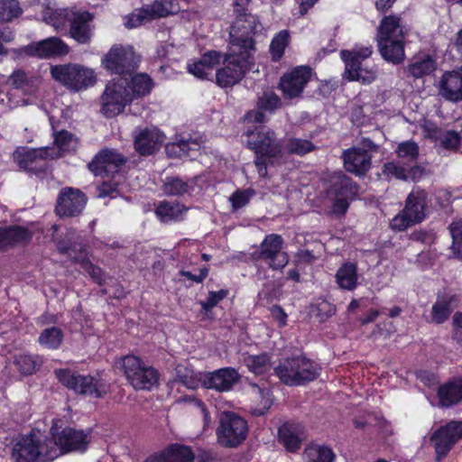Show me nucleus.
I'll list each match as a JSON object with an SVG mask.
<instances>
[{"label":"nucleus","mask_w":462,"mask_h":462,"mask_svg":"<svg viewBox=\"0 0 462 462\" xmlns=\"http://www.w3.org/2000/svg\"><path fill=\"white\" fill-rule=\"evenodd\" d=\"M261 27L257 18L251 14H240L236 16L230 30V46L234 51H239L253 54L254 42L253 35Z\"/></svg>","instance_id":"nucleus-8"},{"label":"nucleus","mask_w":462,"mask_h":462,"mask_svg":"<svg viewBox=\"0 0 462 462\" xmlns=\"http://www.w3.org/2000/svg\"><path fill=\"white\" fill-rule=\"evenodd\" d=\"M408 32L400 16H385L377 28L376 42L383 60L401 64L405 59V36Z\"/></svg>","instance_id":"nucleus-1"},{"label":"nucleus","mask_w":462,"mask_h":462,"mask_svg":"<svg viewBox=\"0 0 462 462\" xmlns=\"http://www.w3.org/2000/svg\"><path fill=\"white\" fill-rule=\"evenodd\" d=\"M52 440L43 436L40 430L19 436L12 449L14 462H40L59 457L58 449L51 447Z\"/></svg>","instance_id":"nucleus-2"},{"label":"nucleus","mask_w":462,"mask_h":462,"mask_svg":"<svg viewBox=\"0 0 462 462\" xmlns=\"http://www.w3.org/2000/svg\"><path fill=\"white\" fill-rule=\"evenodd\" d=\"M251 389L252 394L260 399V402L252 411L253 414L255 416L264 415L273 404L270 390L257 384H253Z\"/></svg>","instance_id":"nucleus-50"},{"label":"nucleus","mask_w":462,"mask_h":462,"mask_svg":"<svg viewBox=\"0 0 462 462\" xmlns=\"http://www.w3.org/2000/svg\"><path fill=\"white\" fill-rule=\"evenodd\" d=\"M128 78L118 77L110 81L102 95L101 112L106 117H113L124 111L127 104L132 101V96L126 85Z\"/></svg>","instance_id":"nucleus-11"},{"label":"nucleus","mask_w":462,"mask_h":462,"mask_svg":"<svg viewBox=\"0 0 462 462\" xmlns=\"http://www.w3.org/2000/svg\"><path fill=\"white\" fill-rule=\"evenodd\" d=\"M294 361L295 366H298L295 369L297 377H299V384L312 381L319 374L320 368L315 362L301 356L294 357Z\"/></svg>","instance_id":"nucleus-43"},{"label":"nucleus","mask_w":462,"mask_h":462,"mask_svg":"<svg viewBox=\"0 0 462 462\" xmlns=\"http://www.w3.org/2000/svg\"><path fill=\"white\" fill-rule=\"evenodd\" d=\"M187 210L188 208L180 203L161 201L156 207L155 214L162 222L169 223L181 219Z\"/></svg>","instance_id":"nucleus-36"},{"label":"nucleus","mask_w":462,"mask_h":462,"mask_svg":"<svg viewBox=\"0 0 462 462\" xmlns=\"http://www.w3.org/2000/svg\"><path fill=\"white\" fill-rule=\"evenodd\" d=\"M131 81H128L126 88L131 93L132 100L134 97L148 94L152 89V80L146 74H137L134 77L128 75Z\"/></svg>","instance_id":"nucleus-49"},{"label":"nucleus","mask_w":462,"mask_h":462,"mask_svg":"<svg viewBox=\"0 0 462 462\" xmlns=\"http://www.w3.org/2000/svg\"><path fill=\"white\" fill-rule=\"evenodd\" d=\"M23 13L20 4L17 0H1L0 1V21L11 22L19 17Z\"/></svg>","instance_id":"nucleus-56"},{"label":"nucleus","mask_w":462,"mask_h":462,"mask_svg":"<svg viewBox=\"0 0 462 462\" xmlns=\"http://www.w3.org/2000/svg\"><path fill=\"white\" fill-rule=\"evenodd\" d=\"M6 228L8 231L11 246L26 244L32 239V233L25 227L20 226H12Z\"/></svg>","instance_id":"nucleus-58"},{"label":"nucleus","mask_w":462,"mask_h":462,"mask_svg":"<svg viewBox=\"0 0 462 462\" xmlns=\"http://www.w3.org/2000/svg\"><path fill=\"white\" fill-rule=\"evenodd\" d=\"M179 402H189L190 404H193L195 407H197L203 417L204 421V427H211L212 426V420L211 417L205 406V404L199 399H197L195 396H186L184 398H181L179 400Z\"/></svg>","instance_id":"nucleus-63"},{"label":"nucleus","mask_w":462,"mask_h":462,"mask_svg":"<svg viewBox=\"0 0 462 462\" xmlns=\"http://www.w3.org/2000/svg\"><path fill=\"white\" fill-rule=\"evenodd\" d=\"M357 267L355 263H343L336 273V282L339 288L354 291L357 286Z\"/></svg>","instance_id":"nucleus-38"},{"label":"nucleus","mask_w":462,"mask_h":462,"mask_svg":"<svg viewBox=\"0 0 462 462\" xmlns=\"http://www.w3.org/2000/svg\"><path fill=\"white\" fill-rule=\"evenodd\" d=\"M205 372H195L190 368L179 365L176 368V379L173 384L180 383L188 389L195 390L199 386L204 387Z\"/></svg>","instance_id":"nucleus-35"},{"label":"nucleus","mask_w":462,"mask_h":462,"mask_svg":"<svg viewBox=\"0 0 462 462\" xmlns=\"http://www.w3.org/2000/svg\"><path fill=\"white\" fill-rule=\"evenodd\" d=\"M224 67L216 72V81L221 88L233 86L239 82L245 74L254 67V56L244 51H229L223 55Z\"/></svg>","instance_id":"nucleus-4"},{"label":"nucleus","mask_w":462,"mask_h":462,"mask_svg":"<svg viewBox=\"0 0 462 462\" xmlns=\"http://www.w3.org/2000/svg\"><path fill=\"white\" fill-rule=\"evenodd\" d=\"M457 305L455 295H443L438 298L431 309L432 321L437 324L445 322Z\"/></svg>","instance_id":"nucleus-34"},{"label":"nucleus","mask_w":462,"mask_h":462,"mask_svg":"<svg viewBox=\"0 0 462 462\" xmlns=\"http://www.w3.org/2000/svg\"><path fill=\"white\" fill-rule=\"evenodd\" d=\"M121 365L128 382L136 390H151L158 383L157 371L143 364L138 356L123 357Z\"/></svg>","instance_id":"nucleus-10"},{"label":"nucleus","mask_w":462,"mask_h":462,"mask_svg":"<svg viewBox=\"0 0 462 462\" xmlns=\"http://www.w3.org/2000/svg\"><path fill=\"white\" fill-rule=\"evenodd\" d=\"M164 140L165 135L159 129L146 128L134 135V147L140 154L148 155L158 150Z\"/></svg>","instance_id":"nucleus-25"},{"label":"nucleus","mask_w":462,"mask_h":462,"mask_svg":"<svg viewBox=\"0 0 462 462\" xmlns=\"http://www.w3.org/2000/svg\"><path fill=\"white\" fill-rule=\"evenodd\" d=\"M357 192L356 185L346 176H338L333 183L329 195L333 198V213L344 215L349 206V201Z\"/></svg>","instance_id":"nucleus-18"},{"label":"nucleus","mask_w":462,"mask_h":462,"mask_svg":"<svg viewBox=\"0 0 462 462\" xmlns=\"http://www.w3.org/2000/svg\"><path fill=\"white\" fill-rule=\"evenodd\" d=\"M248 147L254 151L256 159L255 165L260 176L267 173L266 163L282 156V148L276 142L274 133L263 126L255 129H247Z\"/></svg>","instance_id":"nucleus-3"},{"label":"nucleus","mask_w":462,"mask_h":462,"mask_svg":"<svg viewBox=\"0 0 462 462\" xmlns=\"http://www.w3.org/2000/svg\"><path fill=\"white\" fill-rule=\"evenodd\" d=\"M14 365L23 374H32L36 372L40 365V361L37 356H32L27 354H20L14 357Z\"/></svg>","instance_id":"nucleus-54"},{"label":"nucleus","mask_w":462,"mask_h":462,"mask_svg":"<svg viewBox=\"0 0 462 462\" xmlns=\"http://www.w3.org/2000/svg\"><path fill=\"white\" fill-rule=\"evenodd\" d=\"M450 233L453 238V252L462 257V220L450 225Z\"/></svg>","instance_id":"nucleus-61"},{"label":"nucleus","mask_w":462,"mask_h":462,"mask_svg":"<svg viewBox=\"0 0 462 462\" xmlns=\"http://www.w3.org/2000/svg\"><path fill=\"white\" fill-rule=\"evenodd\" d=\"M420 127L422 129L423 135L426 138H429L434 142H438L442 130L437 127L434 123L430 121H424Z\"/></svg>","instance_id":"nucleus-64"},{"label":"nucleus","mask_w":462,"mask_h":462,"mask_svg":"<svg viewBox=\"0 0 462 462\" xmlns=\"http://www.w3.org/2000/svg\"><path fill=\"white\" fill-rule=\"evenodd\" d=\"M51 74L55 80L75 91L87 88L96 83L93 69L79 64L52 66Z\"/></svg>","instance_id":"nucleus-9"},{"label":"nucleus","mask_w":462,"mask_h":462,"mask_svg":"<svg viewBox=\"0 0 462 462\" xmlns=\"http://www.w3.org/2000/svg\"><path fill=\"white\" fill-rule=\"evenodd\" d=\"M151 21L146 6L134 10L131 14L127 15L125 19V25L127 28H136L146 22Z\"/></svg>","instance_id":"nucleus-59"},{"label":"nucleus","mask_w":462,"mask_h":462,"mask_svg":"<svg viewBox=\"0 0 462 462\" xmlns=\"http://www.w3.org/2000/svg\"><path fill=\"white\" fill-rule=\"evenodd\" d=\"M280 106V98L273 92H267L258 100V108L256 111H250L245 116V120L249 123L264 122L263 111H273Z\"/></svg>","instance_id":"nucleus-32"},{"label":"nucleus","mask_w":462,"mask_h":462,"mask_svg":"<svg viewBox=\"0 0 462 462\" xmlns=\"http://www.w3.org/2000/svg\"><path fill=\"white\" fill-rule=\"evenodd\" d=\"M254 194V190L250 189L245 190H236L230 196L229 201L234 209H238L246 205Z\"/></svg>","instance_id":"nucleus-62"},{"label":"nucleus","mask_w":462,"mask_h":462,"mask_svg":"<svg viewBox=\"0 0 462 462\" xmlns=\"http://www.w3.org/2000/svg\"><path fill=\"white\" fill-rule=\"evenodd\" d=\"M55 422L51 428L52 440L51 447L58 449L59 456L70 451H84L88 443V436L83 430H76L71 428H65L60 432Z\"/></svg>","instance_id":"nucleus-13"},{"label":"nucleus","mask_w":462,"mask_h":462,"mask_svg":"<svg viewBox=\"0 0 462 462\" xmlns=\"http://www.w3.org/2000/svg\"><path fill=\"white\" fill-rule=\"evenodd\" d=\"M85 205L86 197L81 191L73 188H66L59 196L56 211L60 216L73 217L79 214Z\"/></svg>","instance_id":"nucleus-21"},{"label":"nucleus","mask_w":462,"mask_h":462,"mask_svg":"<svg viewBox=\"0 0 462 462\" xmlns=\"http://www.w3.org/2000/svg\"><path fill=\"white\" fill-rule=\"evenodd\" d=\"M14 158L21 168L24 170H32V163L35 162L37 160L49 158L48 148L32 150L18 149L14 153Z\"/></svg>","instance_id":"nucleus-41"},{"label":"nucleus","mask_w":462,"mask_h":462,"mask_svg":"<svg viewBox=\"0 0 462 462\" xmlns=\"http://www.w3.org/2000/svg\"><path fill=\"white\" fill-rule=\"evenodd\" d=\"M204 378L205 388L227 392L239 381L240 376L234 368L226 367L214 372H205Z\"/></svg>","instance_id":"nucleus-23"},{"label":"nucleus","mask_w":462,"mask_h":462,"mask_svg":"<svg viewBox=\"0 0 462 462\" xmlns=\"http://www.w3.org/2000/svg\"><path fill=\"white\" fill-rule=\"evenodd\" d=\"M248 432L247 422L241 416L224 411L219 416L216 430L217 443L225 448H237L246 439Z\"/></svg>","instance_id":"nucleus-6"},{"label":"nucleus","mask_w":462,"mask_h":462,"mask_svg":"<svg viewBox=\"0 0 462 462\" xmlns=\"http://www.w3.org/2000/svg\"><path fill=\"white\" fill-rule=\"evenodd\" d=\"M303 458L305 462H334L336 455L328 446L311 443L304 448Z\"/></svg>","instance_id":"nucleus-39"},{"label":"nucleus","mask_w":462,"mask_h":462,"mask_svg":"<svg viewBox=\"0 0 462 462\" xmlns=\"http://www.w3.org/2000/svg\"><path fill=\"white\" fill-rule=\"evenodd\" d=\"M246 367L255 374H263L272 367L271 356L267 354L249 355L244 358Z\"/></svg>","instance_id":"nucleus-48"},{"label":"nucleus","mask_w":462,"mask_h":462,"mask_svg":"<svg viewBox=\"0 0 462 462\" xmlns=\"http://www.w3.org/2000/svg\"><path fill=\"white\" fill-rule=\"evenodd\" d=\"M283 239L276 234H270L261 243L259 252L254 253L255 259L264 260L273 270L284 268L289 263V256L282 251Z\"/></svg>","instance_id":"nucleus-16"},{"label":"nucleus","mask_w":462,"mask_h":462,"mask_svg":"<svg viewBox=\"0 0 462 462\" xmlns=\"http://www.w3.org/2000/svg\"><path fill=\"white\" fill-rule=\"evenodd\" d=\"M311 78V69L300 66L284 74L280 81V88L284 97H299Z\"/></svg>","instance_id":"nucleus-19"},{"label":"nucleus","mask_w":462,"mask_h":462,"mask_svg":"<svg viewBox=\"0 0 462 462\" xmlns=\"http://www.w3.org/2000/svg\"><path fill=\"white\" fill-rule=\"evenodd\" d=\"M53 136L54 147L48 148L49 158L62 156L65 152H74L78 147V138L68 131L57 132Z\"/></svg>","instance_id":"nucleus-31"},{"label":"nucleus","mask_w":462,"mask_h":462,"mask_svg":"<svg viewBox=\"0 0 462 462\" xmlns=\"http://www.w3.org/2000/svg\"><path fill=\"white\" fill-rule=\"evenodd\" d=\"M63 338L61 330L58 328H50L42 331L39 337V343L44 347L50 349L58 348Z\"/></svg>","instance_id":"nucleus-53"},{"label":"nucleus","mask_w":462,"mask_h":462,"mask_svg":"<svg viewBox=\"0 0 462 462\" xmlns=\"http://www.w3.org/2000/svg\"><path fill=\"white\" fill-rule=\"evenodd\" d=\"M462 438V421L450 422L440 428L431 437L430 442L435 448L437 457L439 460L449 451L457 439Z\"/></svg>","instance_id":"nucleus-20"},{"label":"nucleus","mask_w":462,"mask_h":462,"mask_svg":"<svg viewBox=\"0 0 462 462\" xmlns=\"http://www.w3.org/2000/svg\"><path fill=\"white\" fill-rule=\"evenodd\" d=\"M304 439V428L300 424L284 423L278 430L279 442L289 452L299 450Z\"/></svg>","instance_id":"nucleus-27"},{"label":"nucleus","mask_w":462,"mask_h":462,"mask_svg":"<svg viewBox=\"0 0 462 462\" xmlns=\"http://www.w3.org/2000/svg\"><path fill=\"white\" fill-rule=\"evenodd\" d=\"M92 15L88 12H75L69 23V34L79 43H87L92 36Z\"/></svg>","instance_id":"nucleus-28"},{"label":"nucleus","mask_w":462,"mask_h":462,"mask_svg":"<svg viewBox=\"0 0 462 462\" xmlns=\"http://www.w3.org/2000/svg\"><path fill=\"white\" fill-rule=\"evenodd\" d=\"M314 149V145L309 140L291 138L287 141L284 150L289 153H294L298 155H303Z\"/></svg>","instance_id":"nucleus-57"},{"label":"nucleus","mask_w":462,"mask_h":462,"mask_svg":"<svg viewBox=\"0 0 462 462\" xmlns=\"http://www.w3.org/2000/svg\"><path fill=\"white\" fill-rule=\"evenodd\" d=\"M14 52L16 57L31 56L40 59H48L53 56L67 54L69 52V47L59 38L51 37L15 49Z\"/></svg>","instance_id":"nucleus-17"},{"label":"nucleus","mask_w":462,"mask_h":462,"mask_svg":"<svg viewBox=\"0 0 462 462\" xmlns=\"http://www.w3.org/2000/svg\"><path fill=\"white\" fill-rule=\"evenodd\" d=\"M222 60V53L210 51L206 52L199 60L189 62L187 69L190 74L199 79H208L209 76L213 75V70Z\"/></svg>","instance_id":"nucleus-26"},{"label":"nucleus","mask_w":462,"mask_h":462,"mask_svg":"<svg viewBox=\"0 0 462 462\" xmlns=\"http://www.w3.org/2000/svg\"><path fill=\"white\" fill-rule=\"evenodd\" d=\"M377 145L369 139H363L358 146L352 147L343 152L346 170L356 175L365 174L371 167V152L376 151Z\"/></svg>","instance_id":"nucleus-14"},{"label":"nucleus","mask_w":462,"mask_h":462,"mask_svg":"<svg viewBox=\"0 0 462 462\" xmlns=\"http://www.w3.org/2000/svg\"><path fill=\"white\" fill-rule=\"evenodd\" d=\"M298 366H295L294 358L286 359L275 368V374L282 382L288 385H298L299 377H297Z\"/></svg>","instance_id":"nucleus-51"},{"label":"nucleus","mask_w":462,"mask_h":462,"mask_svg":"<svg viewBox=\"0 0 462 462\" xmlns=\"http://www.w3.org/2000/svg\"><path fill=\"white\" fill-rule=\"evenodd\" d=\"M145 6L151 20L174 14L180 10L179 4L173 0H155Z\"/></svg>","instance_id":"nucleus-45"},{"label":"nucleus","mask_w":462,"mask_h":462,"mask_svg":"<svg viewBox=\"0 0 462 462\" xmlns=\"http://www.w3.org/2000/svg\"><path fill=\"white\" fill-rule=\"evenodd\" d=\"M439 402L442 406H451L462 400V384L455 381L439 389Z\"/></svg>","instance_id":"nucleus-44"},{"label":"nucleus","mask_w":462,"mask_h":462,"mask_svg":"<svg viewBox=\"0 0 462 462\" xmlns=\"http://www.w3.org/2000/svg\"><path fill=\"white\" fill-rule=\"evenodd\" d=\"M193 459L194 454L189 447L174 444L148 457L144 462H193Z\"/></svg>","instance_id":"nucleus-29"},{"label":"nucleus","mask_w":462,"mask_h":462,"mask_svg":"<svg viewBox=\"0 0 462 462\" xmlns=\"http://www.w3.org/2000/svg\"><path fill=\"white\" fill-rule=\"evenodd\" d=\"M125 162V159L122 154L114 149L106 148L95 156L88 164V168L96 175L109 174L116 171Z\"/></svg>","instance_id":"nucleus-22"},{"label":"nucleus","mask_w":462,"mask_h":462,"mask_svg":"<svg viewBox=\"0 0 462 462\" xmlns=\"http://www.w3.org/2000/svg\"><path fill=\"white\" fill-rule=\"evenodd\" d=\"M396 153L402 162L407 165L415 166L417 158L419 156V147L416 143L407 141L399 143Z\"/></svg>","instance_id":"nucleus-52"},{"label":"nucleus","mask_w":462,"mask_h":462,"mask_svg":"<svg viewBox=\"0 0 462 462\" xmlns=\"http://www.w3.org/2000/svg\"><path fill=\"white\" fill-rule=\"evenodd\" d=\"M439 92L446 100L460 101L462 99V69L444 73L439 82Z\"/></svg>","instance_id":"nucleus-24"},{"label":"nucleus","mask_w":462,"mask_h":462,"mask_svg":"<svg viewBox=\"0 0 462 462\" xmlns=\"http://www.w3.org/2000/svg\"><path fill=\"white\" fill-rule=\"evenodd\" d=\"M8 83L15 89H20L26 95H32L36 91L40 79L35 76H28L25 71L17 69L9 76Z\"/></svg>","instance_id":"nucleus-33"},{"label":"nucleus","mask_w":462,"mask_h":462,"mask_svg":"<svg viewBox=\"0 0 462 462\" xmlns=\"http://www.w3.org/2000/svg\"><path fill=\"white\" fill-rule=\"evenodd\" d=\"M290 42V33L287 30H282L272 40L270 51L273 59L278 60L284 53Z\"/></svg>","instance_id":"nucleus-55"},{"label":"nucleus","mask_w":462,"mask_h":462,"mask_svg":"<svg viewBox=\"0 0 462 462\" xmlns=\"http://www.w3.org/2000/svg\"><path fill=\"white\" fill-rule=\"evenodd\" d=\"M383 172L387 177H393L398 180H415L417 172H421L418 166L407 165L402 166L400 162H390L384 164Z\"/></svg>","instance_id":"nucleus-40"},{"label":"nucleus","mask_w":462,"mask_h":462,"mask_svg":"<svg viewBox=\"0 0 462 462\" xmlns=\"http://www.w3.org/2000/svg\"><path fill=\"white\" fill-rule=\"evenodd\" d=\"M462 141L461 133H457L453 130L443 131L440 134V136L438 142L446 149H455L457 148Z\"/></svg>","instance_id":"nucleus-60"},{"label":"nucleus","mask_w":462,"mask_h":462,"mask_svg":"<svg viewBox=\"0 0 462 462\" xmlns=\"http://www.w3.org/2000/svg\"><path fill=\"white\" fill-rule=\"evenodd\" d=\"M194 181H184L179 177H169L165 180L162 190L168 196H182L193 189Z\"/></svg>","instance_id":"nucleus-47"},{"label":"nucleus","mask_w":462,"mask_h":462,"mask_svg":"<svg viewBox=\"0 0 462 462\" xmlns=\"http://www.w3.org/2000/svg\"><path fill=\"white\" fill-rule=\"evenodd\" d=\"M139 60L132 47L114 46L102 60L106 69L118 74L119 77L127 78L135 69Z\"/></svg>","instance_id":"nucleus-15"},{"label":"nucleus","mask_w":462,"mask_h":462,"mask_svg":"<svg viewBox=\"0 0 462 462\" xmlns=\"http://www.w3.org/2000/svg\"><path fill=\"white\" fill-rule=\"evenodd\" d=\"M428 202V196L424 190L413 189L409 194L402 211L392 219L391 227L402 231L412 225L420 223L426 217Z\"/></svg>","instance_id":"nucleus-7"},{"label":"nucleus","mask_w":462,"mask_h":462,"mask_svg":"<svg viewBox=\"0 0 462 462\" xmlns=\"http://www.w3.org/2000/svg\"><path fill=\"white\" fill-rule=\"evenodd\" d=\"M200 145L194 140L176 138V141L166 144V152L171 157L192 156L193 152L199 149Z\"/></svg>","instance_id":"nucleus-42"},{"label":"nucleus","mask_w":462,"mask_h":462,"mask_svg":"<svg viewBox=\"0 0 462 462\" xmlns=\"http://www.w3.org/2000/svg\"><path fill=\"white\" fill-rule=\"evenodd\" d=\"M372 52V48L367 46L351 51H342L340 55L346 65L344 77L350 81H359L362 84L374 81L377 77L375 66L364 63Z\"/></svg>","instance_id":"nucleus-5"},{"label":"nucleus","mask_w":462,"mask_h":462,"mask_svg":"<svg viewBox=\"0 0 462 462\" xmlns=\"http://www.w3.org/2000/svg\"><path fill=\"white\" fill-rule=\"evenodd\" d=\"M55 374L64 386L77 393L99 398L107 392L106 383L92 376L81 375L69 369L56 370Z\"/></svg>","instance_id":"nucleus-12"},{"label":"nucleus","mask_w":462,"mask_h":462,"mask_svg":"<svg viewBox=\"0 0 462 462\" xmlns=\"http://www.w3.org/2000/svg\"><path fill=\"white\" fill-rule=\"evenodd\" d=\"M74 11L68 8H52L47 7L42 14L44 22L56 30L66 28L68 23L70 22Z\"/></svg>","instance_id":"nucleus-37"},{"label":"nucleus","mask_w":462,"mask_h":462,"mask_svg":"<svg viewBox=\"0 0 462 462\" xmlns=\"http://www.w3.org/2000/svg\"><path fill=\"white\" fill-rule=\"evenodd\" d=\"M407 69L412 77L421 78L436 69V62L430 56L423 55L414 58Z\"/></svg>","instance_id":"nucleus-46"},{"label":"nucleus","mask_w":462,"mask_h":462,"mask_svg":"<svg viewBox=\"0 0 462 462\" xmlns=\"http://www.w3.org/2000/svg\"><path fill=\"white\" fill-rule=\"evenodd\" d=\"M53 232L51 234L52 240L56 243L58 251L62 254H67L71 259L78 261L76 255L78 250L81 251V245L76 242V234L73 230L66 229L65 232L59 234L58 226H52Z\"/></svg>","instance_id":"nucleus-30"}]
</instances>
